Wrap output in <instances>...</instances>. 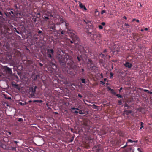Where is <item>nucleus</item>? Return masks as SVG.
Masks as SVG:
<instances>
[{
    "label": "nucleus",
    "instance_id": "nucleus-1",
    "mask_svg": "<svg viewBox=\"0 0 152 152\" xmlns=\"http://www.w3.org/2000/svg\"><path fill=\"white\" fill-rule=\"evenodd\" d=\"M61 59L59 60L60 63L63 65H65L66 64L71 66L73 64V62L71 59H68L66 57H65L64 56H61Z\"/></svg>",
    "mask_w": 152,
    "mask_h": 152
},
{
    "label": "nucleus",
    "instance_id": "nucleus-2",
    "mask_svg": "<svg viewBox=\"0 0 152 152\" xmlns=\"http://www.w3.org/2000/svg\"><path fill=\"white\" fill-rule=\"evenodd\" d=\"M87 31L88 34L90 36L92 35L93 36H95L97 37H100V35L96 34V31L95 29H93L92 28H90L89 29L87 30Z\"/></svg>",
    "mask_w": 152,
    "mask_h": 152
},
{
    "label": "nucleus",
    "instance_id": "nucleus-3",
    "mask_svg": "<svg viewBox=\"0 0 152 152\" xmlns=\"http://www.w3.org/2000/svg\"><path fill=\"white\" fill-rule=\"evenodd\" d=\"M70 36L72 39V40H71L70 39H69V40L70 41L71 43L72 44L74 42H75L76 41H78L79 40V38L74 33L71 32L70 34Z\"/></svg>",
    "mask_w": 152,
    "mask_h": 152
},
{
    "label": "nucleus",
    "instance_id": "nucleus-4",
    "mask_svg": "<svg viewBox=\"0 0 152 152\" xmlns=\"http://www.w3.org/2000/svg\"><path fill=\"white\" fill-rule=\"evenodd\" d=\"M58 17H57L54 18L55 21L56 22V24L57 25H59L61 23H63L64 22H65V21L64 19L62 17H59V15L57 16Z\"/></svg>",
    "mask_w": 152,
    "mask_h": 152
},
{
    "label": "nucleus",
    "instance_id": "nucleus-5",
    "mask_svg": "<svg viewBox=\"0 0 152 152\" xmlns=\"http://www.w3.org/2000/svg\"><path fill=\"white\" fill-rule=\"evenodd\" d=\"M48 28L51 31H55L56 30L55 24L54 23H52L48 24Z\"/></svg>",
    "mask_w": 152,
    "mask_h": 152
},
{
    "label": "nucleus",
    "instance_id": "nucleus-6",
    "mask_svg": "<svg viewBox=\"0 0 152 152\" xmlns=\"http://www.w3.org/2000/svg\"><path fill=\"white\" fill-rule=\"evenodd\" d=\"M138 140H132L131 139H129L127 140V141L126 142V143L125 145L121 147V148H126L127 146L128 143L129 142H138Z\"/></svg>",
    "mask_w": 152,
    "mask_h": 152
},
{
    "label": "nucleus",
    "instance_id": "nucleus-7",
    "mask_svg": "<svg viewBox=\"0 0 152 152\" xmlns=\"http://www.w3.org/2000/svg\"><path fill=\"white\" fill-rule=\"evenodd\" d=\"M47 52L49 53L48 55V57L49 58H52V56L50 53L53 54L54 53L53 50L52 49H48Z\"/></svg>",
    "mask_w": 152,
    "mask_h": 152
},
{
    "label": "nucleus",
    "instance_id": "nucleus-8",
    "mask_svg": "<svg viewBox=\"0 0 152 152\" xmlns=\"http://www.w3.org/2000/svg\"><path fill=\"white\" fill-rule=\"evenodd\" d=\"M37 88V86H35L34 88L31 87L29 88V92L31 93V95L34 94H35Z\"/></svg>",
    "mask_w": 152,
    "mask_h": 152
},
{
    "label": "nucleus",
    "instance_id": "nucleus-9",
    "mask_svg": "<svg viewBox=\"0 0 152 152\" xmlns=\"http://www.w3.org/2000/svg\"><path fill=\"white\" fill-rule=\"evenodd\" d=\"M52 17L53 18H55V15H52V14H50L49 15H48V16H44L43 17V18L44 19L48 20L49 18H51V19H52L51 18Z\"/></svg>",
    "mask_w": 152,
    "mask_h": 152
},
{
    "label": "nucleus",
    "instance_id": "nucleus-10",
    "mask_svg": "<svg viewBox=\"0 0 152 152\" xmlns=\"http://www.w3.org/2000/svg\"><path fill=\"white\" fill-rule=\"evenodd\" d=\"M124 65L125 66V67L129 68H131L132 66V64L128 62H126L125 64H124Z\"/></svg>",
    "mask_w": 152,
    "mask_h": 152
},
{
    "label": "nucleus",
    "instance_id": "nucleus-11",
    "mask_svg": "<svg viewBox=\"0 0 152 152\" xmlns=\"http://www.w3.org/2000/svg\"><path fill=\"white\" fill-rule=\"evenodd\" d=\"M134 149L131 147H128L126 149L125 152H134Z\"/></svg>",
    "mask_w": 152,
    "mask_h": 152
},
{
    "label": "nucleus",
    "instance_id": "nucleus-12",
    "mask_svg": "<svg viewBox=\"0 0 152 152\" xmlns=\"http://www.w3.org/2000/svg\"><path fill=\"white\" fill-rule=\"evenodd\" d=\"M79 7L81 9H83L85 11L87 10V9L86 7L84 5H83L80 2L79 4Z\"/></svg>",
    "mask_w": 152,
    "mask_h": 152
},
{
    "label": "nucleus",
    "instance_id": "nucleus-13",
    "mask_svg": "<svg viewBox=\"0 0 152 152\" xmlns=\"http://www.w3.org/2000/svg\"><path fill=\"white\" fill-rule=\"evenodd\" d=\"M86 104L88 105V106H91V107L93 108V109H98V106L96 105L95 104H93L92 105H91L90 104H86V103H85Z\"/></svg>",
    "mask_w": 152,
    "mask_h": 152
},
{
    "label": "nucleus",
    "instance_id": "nucleus-14",
    "mask_svg": "<svg viewBox=\"0 0 152 152\" xmlns=\"http://www.w3.org/2000/svg\"><path fill=\"white\" fill-rule=\"evenodd\" d=\"M50 65L52 67H53V69H55L56 68V65L54 63L51 62H50Z\"/></svg>",
    "mask_w": 152,
    "mask_h": 152
},
{
    "label": "nucleus",
    "instance_id": "nucleus-15",
    "mask_svg": "<svg viewBox=\"0 0 152 152\" xmlns=\"http://www.w3.org/2000/svg\"><path fill=\"white\" fill-rule=\"evenodd\" d=\"M124 112L125 113V114L126 115H128L132 113V111L131 110H125L124 111Z\"/></svg>",
    "mask_w": 152,
    "mask_h": 152
},
{
    "label": "nucleus",
    "instance_id": "nucleus-16",
    "mask_svg": "<svg viewBox=\"0 0 152 152\" xmlns=\"http://www.w3.org/2000/svg\"><path fill=\"white\" fill-rule=\"evenodd\" d=\"M33 101V102H37V103H42L43 101L42 100H34Z\"/></svg>",
    "mask_w": 152,
    "mask_h": 152
},
{
    "label": "nucleus",
    "instance_id": "nucleus-17",
    "mask_svg": "<svg viewBox=\"0 0 152 152\" xmlns=\"http://www.w3.org/2000/svg\"><path fill=\"white\" fill-rule=\"evenodd\" d=\"M78 113L80 114H85V112H83V110H79Z\"/></svg>",
    "mask_w": 152,
    "mask_h": 152
},
{
    "label": "nucleus",
    "instance_id": "nucleus-18",
    "mask_svg": "<svg viewBox=\"0 0 152 152\" xmlns=\"http://www.w3.org/2000/svg\"><path fill=\"white\" fill-rule=\"evenodd\" d=\"M65 26H66V28L67 29H69V23H66V22H65Z\"/></svg>",
    "mask_w": 152,
    "mask_h": 152
},
{
    "label": "nucleus",
    "instance_id": "nucleus-19",
    "mask_svg": "<svg viewBox=\"0 0 152 152\" xmlns=\"http://www.w3.org/2000/svg\"><path fill=\"white\" fill-rule=\"evenodd\" d=\"M82 83H86V80L85 79L82 78L81 79Z\"/></svg>",
    "mask_w": 152,
    "mask_h": 152
},
{
    "label": "nucleus",
    "instance_id": "nucleus-20",
    "mask_svg": "<svg viewBox=\"0 0 152 152\" xmlns=\"http://www.w3.org/2000/svg\"><path fill=\"white\" fill-rule=\"evenodd\" d=\"M83 21L86 24H87L88 23H91V21H88V20H87V21H86L85 20H83Z\"/></svg>",
    "mask_w": 152,
    "mask_h": 152
},
{
    "label": "nucleus",
    "instance_id": "nucleus-21",
    "mask_svg": "<svg viewBox=\"0 0 152 152\" xmlns=\"http://www.w3.org/2000/svg\"><path fill=\"white\" fill-rule=\"evenodd\" d=\"M16 149V147H12L10 148V149L12 151L15 150Z\"/></svg>",
    "mask_w": 152,
    "mask_h": 152
},
{
    "label": "nucleus",
    "instance_id": "nucleus-22",
    "mask_svg": "<svg viewBox=\"0 0 152 152\" xmlns=\"http://www.w3.org/2000/svg\"><path fill=\"white\" fill-rule=\"evenodd\" d=\"M27 103H26V102H25L24 103H23L21 102H20L19 103V104H20L22 105V106H24V105H25L26 104H27Z\"/></svg>",
    "mask_w": 152,
    "mask_h": 152
},
{
    "label": "nucleus",
    "instance_id": "nucleus-23",
    "mask_svg": "<svg viewBox=\"0 0 152 152\" xmlns=\"http://www.w3.org/2000/svg\"><path fill=\"white\" fill-rule=\"evenodd\" d=\"M144 124V123L142 122H140V125L141 126L140 127V129H141L143 127V125Z\"/></svg>",
    "mask_w": 152,
    "mask_h": 152
},
{
    "label": "nucleus",
    "instance_id": "nucleus-24",
    "mask_svg": "<svg viewBox=\"0 0 152 152\" xmlns=\"http://www.w3.org/2000/svg\"><path fill=\"white\" fill-rule=\"evenodd\" d=\"M39 77V75H36V77H35V78H34V80H37L38 78V77Z\"/></svg>",
    "mask_w": 152,
    "mask_h": 152
},
{
    "label": "nucleus",
    "instance_id": "nucleus-25",
    "mask_svg": "<svg viewBox=\"0 0 152 152\" xmlns=\"http://www.w3.org/2000/svg\"><path fill=\"white\" fill-rule=\"evenodd\" d=\"M113 75V74L112 72H111L110 73V79L112 78Z\"/></svg>",
    "mask_w": 152,
    "mask_h": 152
},
{
    "label": "nucleus",
    "instance_id": "nucleus-26",
    "mask_svg": "<svg viewBox=\"0 0 152 152\" xmlns=\"http://www.w3.org/2000/svg\"><path fill=\"white\" fill-rule=\"evenodd\" d=\"M15 29V31L18 34H21V32H20L19 31H18L16 28H14Z\"/></svg>",
    "mask_w": 152,
    "mask_h": 152
},
{
    "label": "nucleus",
    "instance_id": "nucleus-27",
    "mask_svg": "<svg viewBox=\"0 0 152 152\" xmlns=\"http://www.w3.org/2000/svg\"><path fill=\"white\" fill-rule=\"evenodd\" d=\"M116 96L118 98H122V96L121 95L119 94H117L116 95Z\"/></svg>",
    "mask_w": 152,
    "mask_h": 152
},
{
    "label": "nucleus",
    "instance_id": "nucleus-28",
    "mask_svg": "<svg viewBox=\"0 0 152 152\" xmlns=\"http://www.w3.org/2000/svg\"><path fill=\"white\" fill-rule=\"evenodd\" d=\"M124 107H127L129 108L130 107V106L127 103H125L124 105Z\"/></svg>",
    "mask_w": 152,
    "mask_h": 152
},
{
    "label": "nucleus",
    "instance_id": "nucleus-29",
    "mask_svg": "<svg viewBox=\"0 0 152 152\" xmlns=\"http://www.w3.org/2000/svg\"><path fill=\"white\" fill-rule=\"evenodd\" d=\"M118 103L119 105H121L122 104V101L121 100H118Z\"/></svg>",
    "mask_w": 152,
    "mask_h": 152
},
{
    "label": "nucleus",
    "instance_id": "nucleus-30",
    "mask_svg": "<svg viewBox=\"0 0 152 152\" xmlns=\"http://www.w3.org/2000/svg\"><path fill=\"white\" fill-rule=\"evenodd\" d=\"M112 93L113 94V95H116V93L114 91V90L113 89V91H111Z\"/></svg>",
    "mask_w": 152,
    "mask_h": 152
},
{
    "label": "nucleus",
    "instance_id": "nucleus-31",
    "mask_svg": "<svg viewBox=\"0 0 152 152\" xmlns=\"http://www.w3.org/2000/svg\"><path fill=\"white\" fill-rule=\"evenodd\" d=\"M23 121V119L21 118H19L18 120V121L20 122Z\"/></svg>",
    "mask_w": 152,
    "mask_h": 152
},
{
    "label": "nucleus",
    "instance_id": "nucleus-32",
    "mask_svg": "<svg viewBox=\"0 0 152 152\" xmlns=\"http://www.w3.org/2000/svg\"><path fill=\"white\" fill-rule=\"evenodd\" d=\"M65 31H62L61 32V34H62V35H63L64 34H65Z\"/></svg>",
    "mask_w": 152,
    "mask_h": 152
},
{
    "label": "nucleus",
    "instance_id": "nucleus-33",
    "mask_svg": "<svg viewBox=\"0 0 152 152\" xmlns=\"http://www.w3.org/2000/svg\"><path fill=\"white\" fill-rule=\"evenodd\" d=\"M98 27L99 28L101 29H102L103 28V26L102 25H99Z\"/></svg>",
    "mask_w": 152,
    "mask_h": 152
},
{
    "label": "nucleus",
    "instance_id": "nucleus-34",
    "mask_svg": "<svg viewBox=\"0 0 152 152\" xmlns=\"http://www.w3.org/2000/svg\"><path fill=\"white\" fill-rule=\"evenodd\" d=\"M105 10H102L101 12V14H103V13H104L105 12Z\"/></svg>",
    "mask_w": 152,
    "mask_h": 152
},
{
    "label": "nucleus",
    "instance_id": "nucleus-35",
    "mask_svg": "<svg viewBox=\"0 0 152 152\" xmlns=\"http://www.w3.org/2000/svg\"><path fill=\"white\" fill-rule=\"evenodd\" d=\"M137 150H138V151L139 152H142V150H141V148H137Z\"/></svg>",
    "mask_w": 152,
    "mask_h": 152
},
{
    "label": "nucleus",
    "instance_id": "nucleus-36",
    "mask_svg": "<svg viewBox=\"0 0 152 152\" xmlns=\"http://www.w3.org/2000/svg\"><path fill=\"white\" fill-rule=\"evenodd\" d=\"M143 91L144 92H147L148 93V92H149V91L148 90H146V89H143Z\"/></svg>",
    "mask_w": 152,
    "mask_h": 152
},
{
    "label": "nucleus",
    "instance_id": "nucleus-37",
    "mask_svg": "<svg viewBox=\"0 0 152 152\" xmlns=\"http://www.w3.org/2000/svg\"><path fill=\"white\" fill-rule=\"evenodd\" d=\"M124 25L126 26H130L128 24V23H124Z\"/></svg>",
    "mask_w": 152,
    "mask_h": 152
},
{
    "label": "nucleus",
    "instance_id": "nucleus-38",
    "mask_svg": "<svg viewBox=\"0 0 152 152\" xmlns=\"http://www.w3.org/2000/svg\"><path fill=\"white\" fill-rule=\"evenodd\" d=\"M108 90L110 91H113V89H112L110 87H108Z\"/></svg>",
    "mask_w": 152,
    "mask_h": 152
},
{
    "label": "nucleus",
    "instance_id": "nucleus-39",
    "mask_svg": "<svg viewBox=\"0 0 152 152\" xmlns=\"http://www.w3.org/2000/svg\"><path fill=\"white\" fill-rule=\"evenodd\" d=\"M39 31L38 32V33H39V34H41L42 33V31L41 30H39Z\"/></svg>",
    "mask_w": 152,
    "mask_h": 152
},
{
    "label": "nucleus",
    "instance_id": "nucleus-40",
    "mask_svg": "<svg viewBox=\"0 0 152 152\" xmlns=\"http://www.w3.org/2000/svg\"><path fill=\"white\" fill-rule=\"evenodd\" d=\"M101 24L102 25H103V26H104L105 25V23L104 22H102L101 23Z\"/></svg>",
    "mask_w": 152,
    "mask_h": 152
},
{
    "label": "nucleus",
    "instance_id": "nucleus-41",
    "mask_svg": "<svg viewBox=\"0 0 152 152\" xmlns=\"http://www.w3.org/2000/svg\"><path fill=\"white\" fill-rule=\"evenodd\" d=\"M77 60L79 61H80L81 60L80 58L79 57L77 56Z\"/></svg>",
    "mask_w": 152,
    "mask_h": 152
},
{
    "label": "nucleus",
    "instance_id": "nucleus-42",
    "mask_svg": "<svg viewBox=\"0 0 152 152\" xmlns=\"http://www.w3.org/2000/svg\"><path fill=\"white\" fill-rule=\"evenodd\" d=\"M78 96L80 98H82V96L80 94H78Z\"/></svg>",
    "mask_w": 152,
    "mask_h": 152
},
{
    "label": "nucleus",
    "instance_id": "nucleus-43",
    "mask_svg": "<svg viewBox=\"0 0 152 152\" xmlns=\"http://www.w3.org/2000/svg\"><path fill=\"white\" fill-rule=\"evenodd\" d=\"M12 85L13 86H15V87H16V86H18L16 84H12Z\"/></svg>",
    "mask_w": 152,
    "mask_h": 152
},
{
    "label": "nucleus",
    "instance_id": "nucleus-44",
    "mask_svg": "<svg viewBox=\"0 0 152 152\" xmlns=\"http://www.w3.org/2000/svg\"><path fill=\"white\" fill-rule=\"evenodd\" d=\"M9 14H14V12L12 11H11L10 12H9Z\"/></svg>",
    "mask_w": 152,
    "mask_h": 152
},
{
    "label": "nucleus",
    "instance_id": "nucleus-45",
    "mask_svg": "<svg viewBox=\"0 0 152 152\" xmlns=\"http://www.w3.org/2000/svg\"><path fill=\"white\" fill-rule=\"evenodd\" d=\"M122 144H121L120 145V146H121V145H122L125 143V141H122Z\"/></svg>",
    "mask_w": 152,
    "mask_h": 152
},
{
    "label": "nucleus",
    "instance_id": "nucleus-46",
    "mask_svg": "<svg viewBox=\"0 0 152 152\" xmlns=\"http://www.w3.org/2000/svg\"><path fill=\"white\" fill-rule=\"evenodd\" d=\"M123 89V88L121 87L120 88L119 90V92H120Z\"/></svg>",
    "mask_w": 152,
    "mask_h": 152
},
{
    "label": "nucleus",
    "instance_id": "nucleus-47",
    "mask_svg": "<svg viewBox=\"0 0 152 152\" xmlns=\"http://www.w3.org/2000/svg\"><path fill=\"white\" fill-rule=\"evenodd\" d=\"M123 18L125 20H127V17L125 16H124Z\"/></svg>",
    "mask_w": 152,
    "mask_h": 152
},
{
    "label": "nucleus",
    "instance_id": "nucleus-48",
    "mask_svg": "<svg viewBox=\"0 0 152 152\" xmlns=\"http://www.w3.org/2000/svg\"><path fill=\"white\" fill-rule=\"evenodd\" d=\"M7 133H8L10 135H11V134H12V133L11 132H7Z\"/></svg>",
    "mask_w": 152,
    "mask_h": 152
},
{
    "label": "nucleus",
    "instance_id": "nucleus-49",
    "mask_svg": "<svg viewBox=\"0 0 152 152\" xmlns=\"http://www.w3.org/2000/svg\"><path fill=\"white\" fill-rule=\"evenodd\" d=\"M39 65L41 66H42L43 65V64L41 63H39Z\"/></svg>",
    "mask_w": 152,
    "mask_h": 152
},
{
    "label": "nucleus",
    "instance_id": "nucleus-50",
    "mask_svg": "<svg viewBox=\"0 0 152 152\" xmlns=\"http://www.w3.org/2000/svg\"><path fill=\"white\" fill-rule=\"evenodd\" d=\"M74 112L76 113H78V112L77 110L75 111Z\"/></svg>",
    "mask_w": 152,
    "mask_h": 152
},
{
    "label": "nucleus",
    "instance_id": "nucleus-51",
    "mask_svg": "<svg viewBox=\"0 0 152 152\" xmlns=\"http://www.w3.org/2000/svg\"><path fill=\"white\" fill-rule=\"evenodd\" d=\"M7 0H1V1L3 2H4L7 1Z\"/></svg>",
    "mask_w": 152,
    "mask_h": 152
},
{
    "label": "nucleus",
    "instance_id": "nucleus-52",
    "mask_svg": "<svg viewBox=\"0 0 152 152\" xmlns=\"http://www.w3.org/2000/svg\"><path fill=\"white\" fill-rule=\"evenodd\" d=\"M14 142H15L16 143H17L19 142L17 141H14Z\"/></svg>",
    "mask_w": 152,
    "mask_h": 152
},
{
    "label": "nucleus",
    "instance_id": "nucleus-53",
    "mask_svg": "<svg viewBox=\"0 0 152 152\" xmlns=\"http://www.w3.org/2000/svg\"><path fill=\"white\" fill-rule=\"evenodd\" d=\"M148 93H149L150 94H152V92L151 91H149V92H148Z\"/></svg>",
    "mask_w": 152,
    "mask_h": 152
},
{
    "label": "nucleus",
    "instance_id": "nucleus-54",
    "mask_svg": "<svg viewBox=\"0 0 152 152\" xmlns=\"http://www.w3.org/2000/svg\"><path fill=\"white\" fill-rule=\"evenodd\" d=\"M73 140V139H70V142H72Z\"/></svg>",
    "mask_w": 152,
    "mask_h": 152
},
{
    "label": "nucleus",
    "instance_id": "nucleus-55",
    "mask_svg": "<svg viewBox=\"0 0 152 152\" xmlns=\"http://www.w3.org/2000/svg\"><path fill=\"white\" fill-rule=\"evenodd\" d=\"M136 19L135 18H134L132 19V21L134 22L136 20Z\"/></svg>",
    "mask_w": 152,
    "mask_h": 152
},
{
    "label": "nucleus",
    "instance_id": "nucleus-56",
    "mask_svg": "<svg viewBox=\"0 0 152 152\" xmlns=\"http://www.w3.org/2000/svg\"><path fill=\"white\" fill-rule=\"evenodd\" d=\"M0 15H1V16H2L3 15L2 13L0 11Z\"/></svg>",
    "mask_w": 152,
    "mask_h": 152
},
{
    "label": "nucleus",
    "instance_id": "nucleus-57",
    "mask_svg": "<svg viewBox=\"0 0 152 152\" xmlns=\"http://www.w3.org/2000/svg\"><path fill=\"white\" fill-rule=\"evenodd\" d=\"M75 107H72L71 108V109L72 110H75Z\"/></svg>",
    "mask_w": 152,
    "mask_h": 152
},
{
    "label": "nucleus",
    "instance_id": "nucleus-58",
    "mask_svg": "<svg viewBox=\"0 0 152 152\" xmlns=\"http://www.w3.org/2000/svg\"><path fill=\"white\" fill-rule=\"evenodd\" d=\"M144 30L145 31H147L148 30V28H145L144 29Z\"/></svg>",
    "mask_w": 152,
    "mask_h": 152
},
{
    "label": "nucleus",
    "instance_id": "nucleus-59",
    "mask_svg": "<svg viewBox=\"0 0 152 152\" xmlns=\"http://www.w3.org/2000/svg\"><path fill=\"white\" fill-rule=\"evenodd\" d=\"M100 76H101V77L102 78L103 77V75H102V73H101V74H100Z\"/></svg>",
    "mask_w": 152,
    "mask_h": 152
},
{
    "label": "nucleus",
    "instance_id": "nucleus-60",
    "mask_svg": "<svg viewBox=\"0 0 152 152\" xmlns=\"http://www.w3.org/2000/svg\"><path fill=\"white\" fill-rule=\"evenodd\" d=\"M107 51V50L106 49H105L104 50V53H105Z\"/></svg>",
    "mask_w": 152,
    "mask_h": 152
},
{
    "label": "nucleus",
    "instance_id": "nucleus-61",
    "mask_svg": "<svg viewBox=\"0 0 152 152\" xmlns=\"http://www.w3.org/2000/svg\"><path fill=\"white\" fill-rule=\"evenodd\" d=\"M32 101H31V100H29V101H28V102H29V103H31V102H32Z\"/></svg>",
    "mask_w": 152,
    "mask_h": 152
},
{
    "label": "nucleus",
    "instance_id": "nucleus-62",
    "mask_svg": "<svg viewBox=\"0 0 152 152\" xmlns=\"http://www.w3.org/2000/svg\"><path fill=\"white\" fill-rule=\"evenodd\" d=\"M136 22L138 23H139L140 22L139 20H136Z\"/></svg>",
    "mask_w": 152,
    "mask_h": 152
},
{
    "label": "nucleus",
    "instance_id": "nucleus-63",
    "mask_svg": "<svg viewBox=\"0 0 152 152\" xmlns=\"http://www.w3.org/2000/svg\"><path fill=\"white\" fill-rule=\"evenodd\" d=\"M37 15H40V13H37Z\"/></svg>",
    "mask_w": 152,
    "mask_h": 152
},
{
    "label": "nucleus",
    "instance_id": "nucleus-64",
    "mask_svg": "<svg viewBox=\"0 0 152 152\" xmlns=\"http://www.w3.org/2000/svg\"><path fill=\"white\" fill-rule=\"evenodd\" d=\"M81 70L82 72H83L84 71V70L83 69H82Z\"/></svg>",
    "mask_w": 152,
    "mask_h": 152
}]
</instances>
